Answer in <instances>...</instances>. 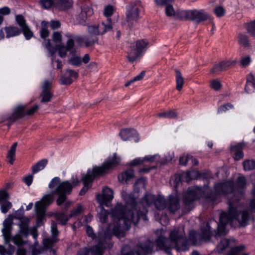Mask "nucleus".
<instances>
[{"label":"nucleus","instance_id":"nucleus-1","mask_svg":"<svg viewBox=\"0 0 255 255\" xmlns=\"http://www.w3.org/2000/svg\"><path fill=\"white\" fill-rule=\"evenodd\" d=\"M122 197L127 207L118 204L112 213V216L115 221L113 234L119 238L125 236L132 223L136 225L140 219L145 221L147 220L146 208L154 203L155 198V196L152 194H146L140 202L136 203V199L132 194H127L124 191L122 192Z\"/></svg>","mask_w":255,"mask_h":255},{"label":"nucleus","instance_id":"nucleus-2","mask_svg":"<svg viewBox=\"0 0 255 255\" xmlns=\"http://www.w3.org/2000/svg\"><path fill=\"white\" fill-rule=\"evenodd\" d=\"M228 212H223L220 216V223L215 220L209 221L206 227L202 229L201 238L205 241H209L212 237V232H215L216 239L226 234V226L228 224L235 228H245L249 223L250 216L248 211H239L237 209V203L230 199L228 201Z\"/></svg>","mask_w":255,"mask_h":255},{"label":"nucleus","instance_id":"nucleus-3","mask_svg":"<svg viewBox=\"0 0 255 255\" xmlns=\"http://www.w3.org/2000/svg\"><path fill=\"white\" fill-rule=\"evenodd\" d=\"M195 238V232L189 233V239H188L184 231V227L180 226L171 230L169 233V240L166 237L160 235L156 239L157 248L163 250L167 255L171 254L172 244L177 252H185L189 249V240L193 241Z\"/></svg>","mask_w":255,"mask_h":255},{"label":"nucleus","instance_id":"nucleus-4","mask_svg":"<svg viewBox=\"0 0 255 255\" xmlns=\"http://www.w3.org/2000/svg\"><path fill=\"white\" fill-rule=\"evenodd\" d=\"M120 158L115 153L113 157H109L101 166H95L92 171L88 170L86 174L82 178L84 184L83 188L81 190L79 195H84L91 187L90 184L92 183L96 176H102L107 173L110 170L119 164Z\"/></svg>","mask_w":255,"mask_h":255},{"label":"nucleus","instance_id":"nucleus-5","mask_svg":"<svg viewBox=\"0 0 255 255\" xmlns=\"http://www.w3.org/2000/svg\"><path fill=\"white\" fill-rule=\"evenodd\" d=\"M48 187L54 189V193L58 196L56 203L58 206L63 205V209L67 211L71 202L67 200V196L72 191V186L68 181H61L58 177L53 178L50 181Z\"/></svg>","mask_w":255,"mask_h":255},{"label":"nucleus","instance_id":"nucleus-6","mask_svg":"<svg viewBox=\"0 0 255 255\" xmlns=\"http://www.w3.org/2000/svg\"><path fill=\"white\" fill-rule=\"evenodd\" d=\"M178 16L181 20H191L198 24L207 20L213 22L211 15L203 9L181 10Z\"/></svg>","mask_w":255,"mask_h":255},{"label":"nucleus","instance_id":"nucleus-7","mask_svg":"<svg viewBox=\"0 0 255 255\" xmlns=\"http://www.w3.org/2000/svg\"><path fill=\"white\" fill-rule=\"evenodd\" d=\"M140 6L141 1L139 0L130 2L127 5L125 21L129 28L132 27L139 18Z\"/></svg>","mask_w":255,"mask_h":255},{"label":"nucleus","instance_id":"nucleus-8","mask_svg":"<svg viewBox=\"0 0 255 255\" xmlns=\"http://www.w3.org/2000/svg\"><path fill=\"white\" fill-rule=\"evenodd\" d=\"M39 109V106L37 105H35L29 109L26 110V107L23 105H19L16 107L13 113L9 117V119L13 122H15L16 120L21 119L25 115L32 116Z\"/></svg>","mask_w":255,"mask_h":255},{"label":"nucleus","instance_id":"nucleus-9","mask_svg":"<svg viewBox=\"0 0 255 255\" xmlns=\"http://www.w3.org/2000/svg\"><path fill=\"white\" fill-rule=\"evenodd\" d=\"M156 246L155 241L147 239L144 241L138 242L134 248V251L136 255H147L151 254Z\"/></svg>","mask_w":255,"mask_h":255},{"label":"nucleus","instance_id":"nucleus-10","mask_svg":"<svg viewBox=\"0 0 255 255\" xmlns=\"http://www.w3.org/2000/svg\"><path fill=\"white\" fill-rule=\"evenodd\" d=\"M98 244L93 246L90 250L92 255H103L106 249V240L110 238L109 234L105 231L98 233Z\"/></svg>","mask_w":255,"mask_h":255},{"label":"nucleus","instance_id":"nucleus-11","mask_svg":"<svg viewBox=\"0 0 255 255\" xmlns=\"http://www.w3.org/2000/svg\"><path fill=\"white\" fill-rule=\"evenodd\" d=\"M93 14V10L89 1H83L80 5V12L76 17L79 23L84 24L88 17Z\"/></svg>","mask_w":255,"mask_h":255},{"label":"nucleus","instance_id":"nucleus-12","mask_svg":"<svg viewBox=\"0 0 255 255\" xmlns=\"http://www.w3.org/2000/svg\"><path fill=\"white\" fill-rule=\"evenodd\" d=\"M197 199L196 191L193 189L189 188L183 196V212L187 214L194 208L193 202Z\"/></svg>","mask_w":255,"mask_h":255},{"label":"nucleus","instance_id":"nucleus-13","mask_svg":"<svg viewBox=\"0 0 255 255\" xmlns=\"http://www.w3.org/2000/svg\"><path fill=\"white\" fill-rule=\"evenodd\" d=\"M51 89L52 83L47 80H45L42 86V91L39 95L41 103H47L51 101L53 97Z\"/></svg>","mask_w":255,"mask_h":255},{"label":"nucleus","instance_id":"nucleus-14","mask_svg":"<svg viewBox=\"0 0 255 255\" xmlns=\"http://www.w3.org/2000/svg\"><path fill=\"white\" fill-rule=\"evenodd\" d=\"M56 48L58 49V54L60 57H65L67 52L69 51L71 54L74 55L76 53L74 40L69 38L66 42V45L63 44H56Z\"/></svg>","mask_w":255,"mask_h":255},{"label":"nucleus","instance_id":"nucleus-15","mask_svg":"<svg viewBox=\"0 0 255 255\" xmlns=\"http://www.w3.org/2000/svg\"><path fill=\"white\" fill-rule=\"evenodd\" d=\"M215 191L217 194L227 195L235 191L233 181H228L223 183H218L215 185Z\"/></svg>","mask_w":255,"mask_h":255},{"label":"nucleus","instance_id":"nucleus-16","mask_svg":"<svg viewBox=\"0 0 255 255\" xmlns=\"http://www.w3.org/2000/svg\"><path fill=\"white\" fill-rule=\"evenodd\" d=\"M78 76V72L70 69H67L64 74L61 76L59 80L60 83L62 85H69L73 82L72 78L77 79Z\"/></svg>","mask_w":255,"mask_h":255},{"label":"nucleus","instance_id":"nucleus-17","mask_svg":"<svg viewBox=\"0 0 255 255\" xmlns=\"http://www.w3.org/2000/svg\"><path fill=\"white\" fill-rule=\"evenodd\" d=\"M96 198L100 204L107 205L108 202L111 201L113 198V192L110 188L105 187L103 189V194H98Z\"/></svg>","mask_w":255,"mask_h":255},{"label":"nucleus","instance_id":"nucleus-18","mask_svg":"<svg viewBox=\"0 0 255 255\" xmlns=\"http://www.w3.org/2000/svg\"><path fill=\"white\" fill-rule=\"evenodd\" d=\"M52 189L53 190L51 192L44 195L40 201H38L35 203V207H39L42 206L44 209L46 210V207L53 202L54 200V196L56 195L54 193V189Z\"/></svg>","mask_w":255,"mask_h":255},{"label":"nucleus","instance_id":"nucleus-19","mask_svg":"<svg viewBox=\"0 0 255 255\" xmlns=\"http://www.w3.org/2000/svg\"><path fill=\"white\" fill-rule=\"evenodd\" d=\"M119 135L125 141L130 140L131 137H134V141L136 142L139 140L138 134L135 131L131 128L122 129L119 133Z\"/></svg>","mask_w":255,"mask_h":255},{"label":"nucleus","instance_id":"nucleus-20","mask_svg":"<svg viewBox=\"0 0 255 255\" xmlns=\"http://www.w3.org/2000/svg\"><path fill=\"white\" fill-rule=\"evenodd\" d=\"M166 207L171 213H175L180 207L179 199L177 196L170 195L166 203Z\"/></svg>","mask_w":255,"mask_h":255},{"label":"nucleus","instance_id":"nucleus-21","mask_svg":"<svg viewBox=\"0 0 255 255\" xmlns=\"http://www.w3.org/2000/svg\"><path fill=\"white\" fill-rule=\"evenodd\" d=\"M35 209L36 214V225L37 227H40L44 224L46 220V211L43 206L35 207Z\"/></svg>","mask_w":255,"mask_h":255},{"label":"nucleus","instance_id":"nucleus-22","mask_svg":"<svg viewBox=\"0 0 255 255\" xmlns=\"http://www.w3.org/2000/svg\"><path fill=\"white\" fill-rule=\"evenodd\" d=\"M11 221L8 218L6 219L3 223V228L2 230V232L5 240L7 242H8L11 238Z\"/></svg>","mask_w":255,"mask_h":255},{"label":"nucleus","instance_id":"nucleus-23","mask_svg":"<svg viewBox=\"0 0 255 255\" xmlns=\"http://www.w3.org/2000/svg\"><path fill=\"white\" fill-rule=\"evenodd\" d=\"M113 23L111 21V19L108 18L107 21L102 22L101 23H99L97 26L99 31V35H103L106 32L110 31L112 29Z\"/></svg>","mask_w":255,"mask_h":255},{"label":"nucleus","instance_id":"nucleus-24","mask_svg":"<svg viewBox=\"0 0 255 255\" xmlns=\"http://www.w3.org/2000/svg\"><path fill=\"white\" fill-rule=\"evenodd\" d=\"M141 56L140 53L134 47H131L130 50L127 52L126 57L128 62L133 63Z\"/></svg>","mask_w":255,"mask_h":255},{"label":"nucleus","instance_id":"nucleus-25","mask_svg":"<svg viewBox=\"0 0 255 255\" xmlns=\"http://www.w3.org/2000/svg\"><path fill=\"white\" fill-rule=\"evenodd\" d=\"M149 42L145 39L137 40L135 42L134 47L142 55L147 49Z\"/></svg>","mask_w":255,"mask_h":255},{"label":"nucleus","instance_id":"nucleus-26","mask_svg":"<svg viewBox=\"0 0 255 255\" xmlns=\"http://www.w3.org/2000/svg\"><path fill=\"white\" fill-rule=\"evenodd\" d=\"M176 89L177 91H180L183 87L184 83V79L183 77L181 72L177 69H175Z\"/></svg>","mask_w":255,"mask_h":255},{"label":"nucleus","instance_id":"nucleus-27","mask_svg":"<svg viewBox=\"0 0 255 255\" xmlns=\"http://www.w3.org/2000/svg\"><path fill=\"white\" fill-rule=\"evenodd\" d=\"M238 43L245 48L250 47L251 43L248 35L244 33H240L238 35Z\"/></svg>","mask_w":255,"mask_h":255},{"label":"nucleus","instance_id":"nucleus-28","mask_svg":"<svg viewBox=\"0 0 255 255\" xmlns=\"http://www.w3.org/2000/svg\"><path fill=\"white\" fill-rule=\"evenodd\" d=\"M4 30L7 38L18 35L21 33V29H19L17 27L14 26L5 27L4 28Z\"/></svg>","mask_w":255,"mask_h":255},{"label":"nucleus","instance_id":"nucleus-29","mask_svg":"<svg viewBox=\"0 0 255 255\" xmlns=\"http://www.w3.org/2000/svg\"><path fill=\"white\" fill-rule=\"evenodd\" d=\"M164 7L165 13L167 16L173 17L175 18L180 19V17L178 16V13L181 11V10L176 11L173 7V3L168 4V5Z\"/></svg>","mask_w":255,"mask_h":255},{"label":"nucleus","instance_id":"nucleus-30","mask_svg":"<svg viewBox=\"0 0 255 255\" xmlns=\"http://www.w3.org/2000/svg\"><path fill=\"white\" fill-rule=\"evenodd\" d=\"M155 116L159 118H169L175 119L178 118V113L176 112L175 110H173L157 113Z\"/></svg>","mask_w":255,"mask_h":255},{"label":"nucleus","instance_id":"nucleus-31","mask_svg":"<svg viewBox=\"0 0 255 255\" xmlns=\"http://www.w3.org/2000/svg\"><path fill=\"white\" fill-rule=\"evenodd\" d=\"M47 162L48 160L46 159H42L37 162L31 168L32 173L35 174L44 169L47 165Z\"/></svg>","mask_w":255,"mask_h":255},{"label":"nucleus","instance_id":"nucleus-32","mask_svg":"<svg viewBox=\"0 0 255 255\" xmlns=\"http://www.w3.org/2000/svg\"><path fill=\"white\" fill-rule=\"evenodd\" d=\"M55 4L61 10L71 7L73 4L72 0H55Z\"/></svg>","mask_w":255,"mask_h":255},{"label":"nucleus","instance_id":"nucleus-33","mask_svg":"<svg viewBox=\"0 0 255 255\" xmlns=\"http://www.w3.org/2000/svg\"><path fill=\"white\" fill-rule=\"evenodd\" d=\"M17 145V142H14L11 146L9 150H8L6 158L8 159V162L10 164H13L15 159V154L16 148Z\"/></svg>","mask_w":255,"mask_h":255},{"label":"nucleus","instance_id":"nucleus-34","mask_svg":"<svg viewBox=\"0 0 255 255\" xmlns=\"http://www.w3.org/2000/svg\"><path fill=\"white\" fill-rule=\"evenodd\" d=\"M55 218L56 220L59 222L60 224L62 225H65L67 224L69 219L67 217L64 212H58L54 214Z\"/></svg>","mask_w":255,"mask_h":255},{"label":"nucleus","instance_id":"nucleus-35","mask_svg":"<svg viewBox=\"0 0 255 255\" xmlns=\"http://www.w3.org/2000/svg\"><path fill=\"white\" fill-rule=\"evenodd\" d=\"M134 176V171L130 169L123 172L121 175L119 176V180L120 181H127Z\"/></svg>","mask_w":255,"mask_h":255},{"label":"nucleus","instance_id":"nucleus-36","mask_svg":"<svg viewBox=\"0 0 255 255\" xmlns=\"http://www.w3.org/2000/svg\"><path fill=\"white\" fill-rule=\"evenodd\" d=\"M99 209L100 210L99 213L100 220L102 223H105L107 222L109 212L107 210L104 209L103 204H100L99 207Z\"/></svg>","mask_w":255,"mask_h":255},{"label":"nucleus","instance_id":"nucleus-37","mask_svg":"<svg viewBox=\"0 0 255 255\" xmlns=\"http://www.w3.org/2000/svg\"><path fill=\"white\" fill-rule=\"evenodd\" d=\"M247 181L245 176H239L235 182L236 188L238 190H242L246 187Z\"/></svg>","mask_w":255,"mask_h":255},{"label":"nucleus","instance_id":"nucleus-38","mask_svg":"<svg viewBox=\"0 0 255 255\" xmlns=\"http://www.w3.org/2000/svg\"><path fill=\"white\" fill-rule=\"evenodd\" d=\"M98 38L92 35L85 36V46L89 47L93 46L95 43L98 44Z\"/></svg>","mask_w":255,"mask_h":255},{"label":"nucleus","instance_id":"nucleus-39","mask_svg":"<svg viewBox=\"0 0 255 255\" xmlns=\"http://www.w3.org/2000/svg\"><path fill=\"white\" fill-rule=\"evenodd\" d=\"M230 241L227 239H222L217 247V251L219 254L222 253L230 245Z\"/></svg>","mask_w":255,"mask_h":255},{"label":"nucleus","instance_id":"nucleus-40","mask_svg":"<svg viewBox=\"0 0 255 255\" xmlns=\"http://www.w3.org/2000/svg\"><path fill=\"white\" fill-rule=\"evenodd\" d=\"M243 146V145L239 143L233 147V148L236 150L234 157L235 160H239L243 158L244 153L242 150Z\"/></svg>","mask_w":255,"mask_h":255},{"label":"nucleus","instance_id":"nucleus-41","mask_svg":"<svg viewBox=\"0 0 255 255\" xmlns=\"http://www.w3.org/2000/svg\"><path fill=\"white\" fill-rule=\"evenodd\" d=\"M245 27L251 36L255 38V20L246 23Z\"/></svg>","mask_w":255,"mask_h":255},{"label":"nucleus","instance_id":"nucleus-42","mask_svg":"<svg viewBox=\"0 0 255 255\" xmlns=\"http://www.w3.org/2000/svg\"><path fill=\"white\" fill-rule=\"evenodd\" d=\"M48 22L46 21H42L41 22V28L40 30V37L45 39L49 36V32L47 30Z\"/></svg>","mask_w":255,"mask_h":255},{"label":"nucleus","instance_id":"nucleus-43","mask_svg":"<svg viewBox=\"0 0 255 255\" xmlns=\"http://www.w3.org/2000/svg\"><path fill=\"white\" fill-rule=\"evenodd\" d=\"M154 204L155 208L158 210H162L166 207V203L165 200L161 198H157L155 197Z\"/></svg>","mask_w":255,"mask_h":255},{"label":"nucleus","instance_id":"nucleus-44","mask_svg":"<svg viewBox=\"0 0 255 255\" xmlns=\"http://www.w3.org/2000/svg\"><path fill=\"white\" fill-rule=\"evenodd\" d=\"M224 70H226L231 67H234L237 63V60H225L220 62Z\"/></svg>","mask_w":255,"mask_h":255},{"label":"nucleus","instance_id":"nucleus-45","mask_svg":"<svg viewBox=\"0 0 255 255\" xmlns=\"http://www.w3.org/2000/svg\"><path fill=\"white\" fill-rule=\"evenodd\" d=\"M56 238L52 237L51 239L46 238L43 240V246L47 249L52 248L53 245L57 242Z\"/></svg>","mask_w":255,"mask_h":255},{"label":"nucleus","instance_id":"nucleus-46","mask_svg":"<svg viewBox=\"0 0 255 255\" xmlns=\"http://www.w3.org/2000/svg\"><path fill=\"white\" fill-rule=\"evenodd\" d=\"M244 169L245 171H250L255 169V160H246L243 162Z\"/></svg>","mask_w":255,"mask_h":255},{"label":"nucleus","instance_id":"nucleus-47","mask_svg":"<svg viewBox=\"0 0 255 255\" xmlns=\"http://www.w3.org/2000/svg\"><path fill=\"white\" fill-rule=\"evenodd\" d=\"M224 71L220 62L214 65L210 70V73L213 75H218L221 72Z\"/></svg>","mask_w":255,"mask_h":255},{"label":"nucleus","instance_id":"nucleus-48","mask_svg":"<svg viewBox=\"0 0 255 255\" xmlns=\"http://www.w3.org/2000/svg\"><path fill=\"white\" fill-rule=\"evenodd\" d=\"M245 247L243 245L237 246L232 248L226 255H238L245 249Z\"/></svg>","mask_w":255,"mask_h":255},{"label":"nucleus","instance_id":"nucleus-49","mask_svg":"<svg viewBox=\"0 0 255 255\" xmlns=\"http://www.w3.org/2000/svg\"><path fill=\"white\" fill-rule=\"evenodd\" d=\"M0 209L1 212L3 213H6L12 207V204L7 200L0 203Z\"/></svg>","mask_w":255,"mask_h":255},{"label":"nucleus","instance_id":"nucleus-50","mask_svg":"<svg viewBox=\"0 0 255 255\" xmlns=\"http://www.w3.org/2000/svg\"><path fill=\"white\" fill-rule=\"evenodd\" d=\"M39 3L43 8L49 9L55 3V1L53 0H39Z\"/></svg>","mask_w":255,"mask_h":255},{"label":"nucleus","instance_id":"nucleus-51","mask_svg":"<svg viewBox=\"0 0 255 255\" xmlns=\"http://www.w3.org/2000/svg\"><path fill=\"white\" fill-rule=\"evenodd\" d=\"M68 63L77 67L81 65L82 61L79 56H72L68 60Z\"/></svg>","mask_w":255,"mask_h":255},{"label":"nucleus","instance_id":"nucleus-52","mask_svg":"<svg viewBox=\"0 0 255 255\" xmlns=\"http://www.w3.org/2000/svg\"><path fill=\"white\" fill-rule=\"evenodd\" d=\"M145 71H142L138 75L135 76L132 79L128 81V82H127L125 84V86L126 87H127L128 86H129L132 83H133L135 81H136L141 80V79H142L143 78L144 76H145Z\"/></svg>","mask_w":255,"mask_h":255},{"label":"nucleus","instance_id":"nucleus-53","mask_svg":"<svg viewBox=\"0 0 255 255\" xmlns=\"http://www.w3.org/2000/svg\"><path fill=\"white\" fill-rule=\"evenodd\" d=\"M21 30L27 40L30 39L33 36V32L31 31L27 25L21 28Z\"/></svg>","mask_w":255,"mask_h":255},{"label":"nucleus","instance_id":"nucleus-54","mask_svg":"<svg viewBox=\"0 0 255 255\" xmlns=\"http://www.w3.org/2000/svg\"><path fill=\"white\" fill-rule=\"evenodd\" d=\"M156 5L158 7H165L168 4L174 3V0H154Z\"/></svg>","mask_w":255,"mask_h":255},{"label":"nucleus","instance_id":"nucleus-55","mask_svg":"<svg viewBox=\"0 0 255 255\" xmlns=\"http://www.w3.org/2000/svg\"><path fill=\"white\" fill-rule=\"evenodd\" d=\"M29 222V220L28 219H26V222L24 223L21 221V223L20 225V229L21 233L25 236H27L28 234V226L26 222Z\"/></svg>","mask_w":255,"mask_h":255},{"label":"nucleus","instance_id":"nucleus-56","mask_svg":"<svg viewBox=\"0 0 255 255\" xmlns=\"http://www.w3.org/2000/svg\"><path fill=\"white\" fill-rule=\"evenodd\" d=\"M210 86L211 88L214 89L215 91L219 90L221 87L222 84L218 79H214L210 81Z\"/></svg>","mask_w":255,"mask_h":255},{"label":"nucleus","instance_id":"nucleus-57","mask_svg":"<svg viewBox=\"0 0 255 255\" xmlns=\"http://www.w3.org/2000/svg\"><path fill=\"white\" fill-rule=\"evenodd\" d=\"M87 31L88 33L91 35L96 36L97 35H99L98 28H97V26L96 25L88 26Z\"/></svg>","mask_w":255,"mask_h":255},{"label":"nucleus","instance_id":"nucleus-58","mask_svg":"<svg viewBox=\"0 0 255 255\" xmlns=\"http://www.w3.org/2000/svg\"><path fill=\"white\" fill-rule=\"evenodd\" d=\"M82 206L81 205H79L76 208L73 209L71 212V213L69 215V218H72L76 217L82 212Z\"/></svg>","mask_w":255,"mask_h":255},{"label":"nucleus","instance_id":"nucleus-59","mask_svg":"<svg viewBox=\"0 0 255 255\" xmlns=\"http://www.w3.org/2000/svg\"><path fill=\"white\" fill-rule=\"evenodd\" d=\"M214 12L217 17H220L224 15L225 10L222 6H218L215 7L213 10Z\"/></svg>","mask_w":255,"mask_h":255},{"label":"nucleus","instance_id":"nucleus-60","mask_svg":"<svg viewBox=\"0 0 255 255\" xmlns=\"http://www.w3.org/2000/svg\"><path fill=\"white\" fill-rule=\"evenodd\" d=\"M86 233L88 237L91 238L93 240L96 239L97 241H98V235L97 236L94 233L93 229L90 226H87Z\"/></svg>","mask_w":255,"mask_h":255},{"label":"nucleus","instance_id":"nucleus-61","mask_svg":"<svg viewBox=\"0 0 255 255\" xmlns=\"http://www.w3.org/2000/svg\"><path fill=\"white\" fill-rule=\"evenodd\" d=\"M15 19L17 24L20 26L21 28L27 25L26 24V21L23 15L21 14L16 15Z\"/></svg>","mask_w":255,"mask_h":255},{"label":"nucleus","instance_id":"nucleus-62","mask_svg":"<svg viewBox=\"0 0 255 255\" xmlns=\"http://www.w3.org/2000/svg\"><path fill=\"white\" fill-rule=\"evenodd\" d=\"M114 7L113 6L109 5L106 6L104 9V14L105 16L108 17L113 14Z\"/></svg>","mask_w":255,"mask_h":255},{"label":"nucleus","instance_id":"nucleus-63","mask_svg":"<svg viewBox=\"0 0 255 255\" xmlns=\"http://www.w3.org/2000/svg\"><path fill=\"white\" fill-rule=\"evenodd\" d=\"M52 40L56 44H61L62 35L59 32H54L52 34Z\"/></svg>","mask_w":255,"mask_h":255},{"label":"nucleus","instance_id":"nucleus-64","mask_svg":"<svg viewBox=\"0 0 255 255\" xmlns=\"http://www.w3.org/2000/svg\"><path fill=\"white\" fill-rule=\"evenodd\" d=\"M12 242L16 245L20 246L23 245L24 242L19 235H16L11 239Z\"/></svg>","mask_w":255,"mask_h":255}]
</instances>
